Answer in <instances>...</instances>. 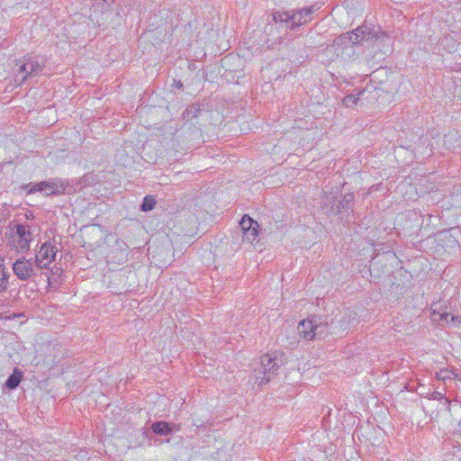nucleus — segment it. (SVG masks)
Returning a JSON list of instances; mask_svg holds the SVG:
<instances>
[{"label":"nucleus","instance_id":"19","mask_svg":"<svg viewBox=\"0 0 461 461\" xmlns=\"http://www.w3.org/2000/svg\"><path fill=\"white\" fill-rule=\"evenodd\" d=\"M432 318H433L434 321H438V323L439 325L443 326L449 322L450 313H448V312L438 313V312H436V311H433Z\"/></svg>","mask_w":461,"mask_h":461},{"label":"nucleus","instance_id":"2","mask_svg":"<svg viewBox=\"0 0 461 461\" xmlns=\"http://www.w3.org/2000/svg\"><path fill=\"white\" fill-rule=\"evenodd\" d=\"M282 357L283 354L278 352L266 354L255 363L253 373L258 385L267 384L276 375V371L284 364Z\"/></svg>","mask_w":461,"mask_h":461},{"label":"nucleus","instance_id":"4","mask_svg":"<svg viewBox=\"0 0 461 461\" xmlns=\"http://www.w3.org/2000/svg\"><path fill=\"white\" fill-rule=\"evenodd\" d=\"M328 318L312 315L298 324L299 334L306 340L322 339L328 334Z\"/></svg>","mask_w":461,"mask_h":461},{"label":"nucleus","instance_id":"24","mask_svg":"<svg viewBox=\"0 0 461 461\" xmlns=\"http://www.w3.org/2000/svg\"><path fill=\"white\" fill-rule=\"evenodd\" d=\"M15 317H16V314H14L13 317H9V316H5L4 313H0V320L13 319V318H15Z\"/></svg>","mask_w":461,"mask_h":461},{"label":"nucleus","instance_id":"22","mask_svg":"<svg viewBox=\"0 0 461 461\" xmlns=\"http://www.w3.org/2000/svg\"><path fill=\"white\" fill-rule=\"evenodd\" d=\"M429 399L432 400H441L444 399L446 402L449 403V400L444 396V394L438 391H433L429 396Z\"/></svg>","mask_w":461,"mask_h":461},{"label":"nucleus","instance_id":"5","mask_svg":"<svg viewBox=\"0 0 461 461\" xmlns=\"http://www.w3.org/2000/svg\"><path fill=\"white\" fill-rule=\"evenodd\" d=\"M46 59L41 56L27 55L23 60L16 63L18 69L15 73V82L18 85L23 84L28 77H36L44 68Z\"/></svg>","mask_w":461,"mask_h":461},{"label":"nucleus","instance_id":"16","mask_svg":"<svg viewBox=\"0 0 461 461\" xmlns=\"http://www.w3.org/2000/svg\"><path fill=\"white\" fill-rule=\"evenodd\" d=\"M259 233V225L258 223L253 226L251 229L243 232V240H247L250 243H253L257 240Z\"/></svg>","mask_w":461,"mask_h":461},{"label":"nucleus","instance_id":"3","mask_svg":"<svg viewBox=\"0 0 461 461\" xmlns=\"http://www.w3.org/2000/svg\"><path fill=\"white\" fill-rule=\"evenodd\" d=\"M320 9L318 5H312L297 10L276 12L273 20L276 23L285 24L286 29L294 30L312 20V14Z\"/></svg>","mask_w":461,"mask_h":461},{"label":"nucleus","instance_id":"8","mask_svg":"<svg viewBox=\"0 0 461 461\" xmlns=\"http://www.w3.org/2000/svg\"><path fill=\"white\" fill-rule=\"evenodd\" d=\"M375 90H368L367 88H364L361 91H358L357 94H349L346 95L342 103L347 107H353L355 105L360 104L363 105L364 102H368L370 99L375 98Z\"/></svg>","mask_w":461,"mask_h":461},{"label":"nucleus","instance_id":"15","mask_svg":"<svg viewBox=\"0 0 461 461\" xmlns=\"http://www.w3.org/2000/svg\"><path fill=\"white\" fill-rule=\"evenodd\" d=\"M352 201H353V195L348 194L345 195L344 198L340 201H339L338 203H335L334 205H336V213H339L341 209L343 210H348L352 206Z\"/></svg>","mask_w":461,"mask_h":461},{"label":"nucleus","instance_id":"26","mask_svg":"<svg viewBox=\"0 0 461 461\" xmlns=\"http://www.w3.org/2000/svg\"><path fill=\"white\" fill-rule=\"evenodd\" d=\"M94 2L97 5H104L108 3V0H94Z\"/></svg>","mask_w":461,"mask_h":461},{"label":"nucleus","instance_id":"14","mask_svg":"<svg viewBox=\"0 0 461 461\" xmlns=\"http://www.w3.org/2000/svg\"><path fill=\"white\" fill-rule=\"evenodd\" d=\"M200 112V105L197 104H193L189 105L183 113L184 119H185L187 122L191 121L192 119L197 117Z\"/></svg>","mask_w":461,"mask_h":461},{"label":"nucleus","instance_id":"21","mask_svg":"<svg viewBox=\"0 0 461 461\" xmlns=\"http://www.w3.org/2000/svg\"><path fill=\"white\" fill-rule=\"evenodd\" d=\"M456 376H457V375L455 372L446 368L442 377H439V380L446 383L447 381L455 380L456 378Z\"/></svg>","mask_w":461,"mask_h":461},{"label":"nucleus","instance_id":"7","mask_svg":"<svg viewBox=\"0 0 461 461\" xmlns=\"http://www.w3.org/2000/svg\"><path fill=\"white\" fill-rule=\"evenodd\" d=\"M58 248L50 241H46L40 247L35 257L32 258L34 263L40 269L49 268L50 265L55 260Z\"/></svg>","mask_w":461,"mask_h":461},{"label":"nucleus","instance_id":"10","mask_svg":"<svg viewBox=\"0 0 461 461\" xmlns=\"http://www.w3.org/2000/svg\"><path fill=\"white\" fill-rule=\"evenodd\" d=\"M68 182L66 179H60V178H51L49 180H46V185H44L45 188V194L47 196L50 195H59L61 194H64L65 190L68 186Z\"/></svg>","mask_w":461,"mask_h":461},{"label":"nucleus","instance_id":"13","mask_svg":"<svg viewBox=\"0 0 461 461\" xmlns=\"http://www.w3.org/2000/svg\"><path fill=\"white\" fill-rule=\"evenodd\" d=\"M22 376V373L15 370L5 381V386L11 390L15 389L19 385Z\"/></svg>","mask_w":461,"mask_h":461},{"label":"nucleus","instance_id":"20","mask_svg":"<svg viewBox=\"0 0 461 461\" xmlns=\"http://www.w3.org/2000/svg\"><path fill=\"white\" fill-rule=\"evenodd\" d=\"M258 224L256 221H254L251 217L249 215H244L241 220L240 221V226L243 232L246 230L251 229L253 226Z\"/></svg>","mask_w":461,"mask_h":461},{"label":"nucleus","instance_id":"25","mask_svg":"<svg viewBox=\"0 0 461 461\" xmlns=\"http://www.w3.org/2000/svg\"><path fill=\"white\" fill-rule=\"evenodd\" d=\"M445 369H441L439 372L436 373V378L439 380V377H442Z\"/></svg>","mask_w":461,"mask_h":461},{"label":"nucleus","instance_id":"12","mask_svg":"<svg viewBox=\"0 0 461 461\" xmlns=\"http://www.w3.org/2000/svg\"><path fill=\"white\" fill-rule=\"evenodd\" d=\"M9 273L4 266V259L0 258V293L6 291L8 288Z\"/></svg>","mask_w":461,"mask_h":461},{"label":"nucleus","instance_id":"11","mask_svg":"<svg viewBox=\"0 0 461 461\" xmlns=\"http://www.w3.org/2000/svg\"><path fill=\"white\" fill-rule=\"evenodd\" d=\"M152 431L160 436H166L171 434L175 430H179V426H170L166 421H156L151 425Z\"/></svg>","mask_w":461,"mask_h":461},{"label":"nucleus","instance_id":"9","mask_svg":"<svg viewBox=\"0 0 461 461\" xmlns=\"http://www.w3.org/2000/svg\"><path fill=\"white\" fill-rule=\"evenodd\" d=\"M15 232L18 236L17 249L20 251H27L30 249V242L32 240V233L29 226L24 224H16Z\"/></svg>","mask_w":461,"mask_h":461},{"label":"nucleus","instance_id":"1","mask_svg":"<svg viewBox=\"0 0 461 461\" xmlns=\"http://www.w3.org/2000/svg\"><path fill=\"white\" fill-rule=\"evenodd\" d=\"M373 40H377V34L367 26H359L354 31L338 36L332 44L324 49L323 54L330 61L339 58L347 59L354 55L355 45Z\"/></svg>","mask_w":461,"mask_h":461},{"label":"nucleus","instance_id":"18","mask_svg":"<svg viewBox=\"0 0 461 461\" xmlns=\"http://www.w3.org/2000/svg\"><path fill=\"white\" fill-rule=\"evenodd\" d=\"M44 185H46V181H41L37 184L30 183V184L24 185L23 189L27 190L28 194H34L36 192H44L45 193L46 187L44 186Z\"/></svg>","mask_w":461,"mask_h":461},{"label":"nucleus","instance_id":"23","mask_svg":"<svg viewBox=\"0 0 461 461\" xmlns=\"http://www.w3.org/2000/svg\"><path fill=\"white\" fill-rule=\"evenodd\" d=\"M449 321H451V322H461V319L457 315L450 314Z\"/></svg>","mask_w":461,"mask_h":461},{"label":"nucleus","instance_id":"17","mask_svg":"<svg viewBox=\"0 0 461 461\" xmlns=\"http://www.w3.org/2000/svg\"><path fill=\"white\" fill-rule=\"evenodd\" d=\"M157 201L153 195H146L143 198V202L140 205V211L149 212L156 206Z\"/></svg>","mask_w":461,"mask_h":461},{"label":"nucleus","instance_id":"6","mask_svg":"<svg viewBox=\"0 0 461 461\" xmlns=\"http://www.w3.org/2000/svg\"><path fill=\"white\" fill-rule=\"evenodd\" d=\"M40 267L34 263L32 258H20L13 264V271L18 279L22 281L30 280L32 277L38 275Z\"/></svg>","mask_w":461,"mask_h":461}]
</instances>
